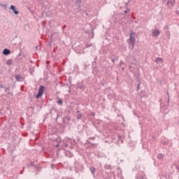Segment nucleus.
Returning <instances> with one entry per match:
<instances>
[{
  "label": "nucleus",
  "mask_w": 179,
  "mask_h": 179,
  "mask_svg": "<svg viewBox=\"0 0 179 179\" xmlns=\"http://www.w3.org/2000/svg\"><path fill=\"white\" fill-rule=\"evenodd\" d=\"M90 139H96L95 137H90L88 140H87V145L88 146H90V148H97V146L99 145V144H96V143H93L92 142H90Z\"/></svg>",
  "instance_id": "nucleus-4"
},
{
  "label": "nucleus",
  "mask_w": 179,
  "mask_h": 179,
  "mask_svg": "<svg viewBox=\"0 0 179 179\" xmlns=\"http://www.w3.org/2000/svg\"><path fill=\"white\" fill-rule=\"evenodd\" d=\"M124 13H128V11L127 10H124Z\"/></svg>",
  "instance_id": "nucleus-31"
},
{
  "label": "nucleus",
  "mask_w": 179,
  "mask_h": 179,
  "mask_svg": "<svg viewBox=\"0 0 179 179\" xmlns=\"http://www.w3.org/2000/svg\"><path fill=\"white\" fill-rule=\"evenodd\" d=\"M152 37H159L160 36V30L155 29L152 30Z\"/></svg>",
  "instance_id": "nucleus-6"
},
{
  "label": "nucleus",
  "mask_w": 179,
  "mask_h": 179,
  "mask_svg": "<svg viewBox=\"0 0 179 179\" xmlns=\"http://www.w3.org/2000/svg\"><path fill=\"white\" fill-rule=\"evenodd\" d=\"M57 142H59L57 144L55 145V147L56 148H59V145H62V147L64 145V143L61 141V140L57 138Z\"/></svg>",
  "instance_id": "nucleus-13"
},
{
  "label": "nucleus",
  "mask_w": 179,
  "mask_h": 179,
  "mask_svg": "<svg viewBox=\"0 0 179 179\" xmlns=\"http://www.w3.org/2000/svg\"><path fill=\"white\" fill-rule=\"evenodd\" d=\"M62 148L65 150V148L68 149H72L75 145V140L69 138H66L64 141H62Z\"/></svg>",
  "instance_id": "nucleus-1"
},
{
  "label": "nucleus",
  "mask_w": 179,
  "mask_h": 179,
  "mask_svg": "<svg viewBox=\"0 0 179 179\" xmlns=\"http://www.w3.org/2000/svg\"><path fill=\"white\" fill-rule=\"evenodd\" d=\"M92 46H93V44H92V43H86L87 48H90Z\"/></svg>",
  "instance_id": "nucleus-21"
},
{
  "label": "nucleus",
  "mask_w": 179,
  "mask_h": 179,
  "mask_svg": "<svg viewBox=\"0 0 179 179\" xmlns=\"http://www.w3.org/2000/svg\"><path fill=\"white\" fill-rule=\"evenodd\" d=\"M55 34H57V33H53L51 34L50 40H52V37H54V36H55Z\"/></svg>",
  "instance_id": "nucleus-23"
},
{
  "label": "nucleus",
  "mask_w": 179,
  "mask_h": 179,
  "mask_svg": "<svg viewBox=\"0 0 179 179\" xmlns=\"http://www.w3.org/2000/svg\"><path fill=\"white\" fill-rule=\"evenodd\" d=\"M20 55H22V52H20V53L18 55V57H20Z\"/></svg>",
  "instance_id": "nucleus-32"
},
{
  "label": "nucleus",
  "mask_w": 179,
  "mask_h": 179,
  "mask_svg": "<svg viewBox=\"0 0 179 179\" xmlns=\"http://www.w3.org/2000/svg\"><path fill=\"white\" fill-rule=\"evenodd\" d=\"M137 80L138 82V83L137 85V90H139V86H141V78H138Z\"/></svg>",
  "instance_id": "nucleus-16"
},
{
  "label": "nucleus",
  "mask_w": 179,
  "mask_h": 179,
  "mask_svg": "<svg viewBox=\"0 0 179 179\" xmlns=\"http://www.w3.org/2000/svg\"><path fill=\"white\" fill-rule=\"evenodd\" d=\"M155 62L156 64H163V59H162L161 57H157L155 59Z\"/></svg>",
  "instance_id": "nucleus-11"
},
{
  "label": "nucleus",
  "mask_w": 179,
  "mask_h": 179,
  "mask_svg": "<svg viewBox=\"0 0 179 179\" xmlns=\"http://www.w3.org/2000/svg\"><path fill=\"white\" fill-rule=\"evenodd\" d=\"M164 29V30L169 31V25H166Z\"/></svg>",
  "instance_id": "nucleus-24"
},
{
  "label": "nucleus",
  "mask_w": 179,
  "mask_h": 179,
  "mask_svg": "<svg viewBox=\"0 0 179 179\" xmlns=\"http://www.w3.org/2000/svg\"><path fill=\"white\" fill-rule=\"evenodd\" d=\"M73 155L72 154H70V155L69 156V157H73Z\"/></svg>",
  "instance_id": "nucleus-28"
},
{
  "label": "nucleus",
  "mask_w": 179,
  "mask_h": 179,
  "mask_svg": "<svg viewBox=\"0 0 179 179\" xmlns=\"http://www.w3.org/2000/svg\"><path fill=\"white\" fill-rule=\"evenodd\" d=\"M112 62H115V59H112Z\"/></svg>",
  "instance_id": "nucleus-27"
},
{
  "label": "nucleus",
  "mask_w": 179,
  "mask_h": 179,
  "mask_svg": "<svg viewBox=\"0 0 179 179\" xmlns=\"http://www.w3.org/2000/svg\"><path fill=\"white\" fill-rule=\"evenodd\" d=\"M164 1V2H166L167 1V0H163Z\"/></svg>",
  "instance_id": "nucleus-34"
},
{
  "label": "nucleus",
  "mask_w": 179,
  "mask_h": 179,
  "mask_svg": "<svg viewBox=\"0 0 179 179\" xmlns=\"http://www.w3.org/2000/svg\"><path fill=\"white\" fill-rule=\"evenodd\" d=\"M166 34L167 38L170 40V31L169 30L166 31Z\"/></svg>",
  "instance_id": "nucleus-18"
},
{
  "label": "nucleus",
  "mask_w": 179,
  "mask_h": 179,
  "mask_svg": "<svg viewBox=\"0 0 179 179\" xmlns=\"http://www.w3.org/2000/svg\"><path fill=\"white\" fill-rule=\"evenodd\" d=\"M79 117H82V114H80V115H79Z\"/></svg>",
  "instance_id": "nucleus-35"
},
{
  "label": "nucleus",
  "mask_w": 179,
  "mask_h": 179,
  "mask_svg": "<svg viewBox=\"0 0 179 179\" xmlns=\"http://www.w3.org/2000/svg\"><path fill=\"white\" fill-rule=\"evenodd\" d=\"M86 34H89V31H86Z\"/></svg>",
  "instance_id": "nucleus-33"
},
{
  "label": "nucleus",
  "mask_w": 179,
  "mask_h": 179,
  "mask_svg": "<svg viewBox=\"0 0 179 179\" xmlns=\"http://www.w3.org/2000/svg\"><path fill=\"white\" fill-rule=\"evenodd\" d=\"M35 48L37 50V48H38V45H36Z\"/></svg>",
  "instance_id": "nucleus-30"
},
{
  "label": "nucleus",
  "mask_w": 179,
  "mask_h": 179,
  "mask_svg": "<svg viewBox=\"0 0 179 179\" xmlns=\"http://www.w3.org/2000/svg\"><path fill=\"white\" fill-rule=\"evenodd\" d=\"M90 171H91L92 176H94V174H95V173H96V168H95L94 166H91V167L90 168Z\"/></svg>",
  "instance_id": "nucleus-12"
},
{
  "label": "nucleus",
  "mask_w": 179,
  "mask_h": 179,
  "mask_svg": "<svg viewBox=\"0 0 179 179\" xmlns=\"http://www.w3.org/2000/svg\"><path fill=\"white\" fill-rule=\"evenodd\" d=\"M157 157L159 160H163L164 159V155L159 153L157 155Z\"/></svg>",
  "instance_id": "nucleus-14"
},
{
  "label": "nucleus",
  "mask_w": 179,
  "mask_h": 179,
  "mask_svg": "<svg viewBox=\"0 0 179 179\" xmlns=\"http://www.w3.org/2000/svg\"><path fill=\"white\" fill-rule=\"evenodd\" d=\"M9 54H10V50H9L8 48H5L3 50V55H9Z\"/></svg>",
  "instance_id": "nucleus-10"
},
{
  "label": "nucleus",
  "mask_w": 179,
  "mask_h": 179,
  "mask_svg": "<svg viewBox=\"0 0 179 179\" xmlns=\"http://www.w3.org/2000/svg\"><path fill=\"white\" fill-rule=\"evenodd\" d=\"M6 64L8 65V66H10V65H12V59H8Z\"/></svg>",
  "instance_id": "nucleus-17"
},
{
  "label": "nucleus",
  "mask_w": 179,
  "mask_h": 179,
  "mask_svg": "<svg viewBox=\"0 0 179 179\" xmlns=\"http://www.w3.org/2000/svg\"><path fill=\"white\" fill-rule=\"evenodd\" d=\"M77 113H80V111L78 110Z\"/></svg>",
  "instance_id": "nucleus-38"
},
{
  "label": "nucleus",
  "mask_w": 179,
  "mask_h": 179,
  "mask_svg": "<svg viewBox=\"0 0 179 179\" xmlns=\"http://www.w3.org/2000/svg\"><path fill=\"white\" fill-rule=\"evenodd\" d=\"M15 79L17 82H23V77L19 74L15 76Z\"/></svg>",
  "instance_id": "nucleus-9"
},
{
  "label": "nucleus",
  "mask_w": 179,
  "mask_h": 179,
  "mask_svg": "<svg viewBox=\"0 0 179 179\" xmlns=\"http://www.w3.org/2000/svg\"><path fill=\"white\" fill-rule=\"evenodd\" d=\"M43 93H44V86L40 85L38 94L36 95V99H40V97L43 96Z\"/></svg>",
  "instance_id": "nucleus-3"
},
{
  "label": "nucleus",
  "mask_w": 179,
  "mask_h": 179,
  "mask_svg": "<svg viewBox=\"0 0 179 179\" xmlns=\"http://www.w3.org/2000/svg\"><path fill=\"white\" fill-rule=\"evenodd\" d=\"M10 9L13 10L14 15H19V11H17L15 6L11 5Z\"/></svg>",
  "instance_id": "nucleus-7"
},
{
  "label": "nucleus",
  "mask_w": 179,
  "mask_h": 179,
  "mask_svg": "<svg viewBox=\"0 0 179 179\" xmlns=\"http://www.w3.org/2000/svg\"><path fill=\"white\" fill-rule=\"evenodd\" d=\"M117 138L118 141H120V139H121V136L118 135Z\"/></svg>",
  "instance_id": "nucleus-26"
},
{
  "label": "nucleus",
  "mask_w": 179,
  "mask_h": 179,
  "mask_svg": "<svg viewBox=\"0 0 179 179\" xmlns=\"http://www.w3.org/2000/svg\"><path fill=\"white\" fill-rule=\"evenodd\" d=\"M1 87H3V86H1Z\"/></svg>",
  "instance_id": "nucleus-39"
},
{
  "label": "nucleus",
  "mask_w": 179,
  "mask_h": 179,
  "mask_svg": "<svg viewBox=\"0 0 179 179\" xmlns=\"http://www.w3.org/2000/svg\"><path fill=\"white\" fill-rule=\"evenodd\" d=\"M120 64H124V62L123 61H120Z\"/></svg>",
  "instance_id": "nucleus-29"
},
{
  "label": "nucleus",
  "mask_w": 179,
  "mask_h": 179,
  "mask_svg": "<svg viewBox=\"0 0 179 179\" xmlns=\"http://www.w3.org/2000/svg\"><path fill=\"white\" fill-rule=\"evenodd\" d=\"M167 96H168V105H169V103H170V96H169V92H167Z\"/></svg>",
  "instance_id": "nucleus-25"
},
{
  "label": "nucleus",
  "mask_w": 179,
  "mask_h": 179,
  "mask_svg": "<svg viewBox=\"0 0 179 179\" xmlns=\"http://www.w3.org/2000/svg\"><path fill=\"white\" fill-rule=\"evenodd\" d=\"M77 87L80 89V90H85V85L82 84L80 85L79 83L77 85Z\"/></svg>",
  "instance_id": "nucleus-15"
},
{
  "label": "nucleus",
  "mask_w": 179,
  "mask_h": 179,
  "mask_svg": "<svg viewBox=\"0 0 179 179\" xmlns=\"http://www.w3.org/2000/svg\"><path fill=\"white\" fill-rule=\"evenodd\" d=\"M136 39L135 38V32L131 31L129 34V44H131L132 48H135V43Z\"/></svg>",
  "instance_id": "nucleus-2"
},
{
  "label": "nucleus",
  "mask_w": 179,
  "mask_h": 179,
  "mask_svg": "<svg viewBox=\"0 0 179 179\" xmlns=\"http://www.w3.org/2000/svg\"><path fill=\"white\" fill-rule=\"evenodd\" d=\"M176 2V0H173V1H168L166 3L167 6L169 8H173L174 6V3Z\"/></svg>",
  "instance_id": "nucleus-8"
},
{
  "label": "nucleus",
  "mask_w": 179,
  "mask_h": 179,
  "mask_svg": "<svg viewBox=\"0 0 179 179\" xmlns=\"http://www.w3.org/2000/svg\"><path fill=\"white\" fill-rule=\"evenodd\" d=\"M105 142H107V141H105Z\"/></svg>",
  "instance_id": "nucleus-40"
},
{
  "label": "nucleus",
  "mask_w": 179,
  "mask_h": 179,
  "mask_svg": "<svg viewBox=\"0 0 179 179\" xmlns=\"http://www.w3.org/2000/svg\"><path fill=\"white\" fill-rule=\"evenodd\" d=\"M76 5H80V3H82V0H76Z\"/></svg>",
  "instance_id": "nucleus-19"
},
{
  "label": "nucleus",
  "mask_w": 179,
  "mask_h": 179,
  "mask_svg": "<svg viewBox=\"0 0 179 179\" xmlns=\"http://www.w3.org/2000/svg\"><path fill=\"white\" fill-rule=\"evenodd\" d=\"M92 68H96V61L92 62Z\"/></svg>",
  "instance_id": "nucleus-22"
},
{
  "label": "nucleus",
  "mask_w": 179,
  "mask_h": 179,
  "mask_svg": "<svg viewBox=\"0 0 179 179\" xmlns=\"http://www.w3.org/2000/svg\"><path fill=\"white\" fill-rule=\"evenodd\" d=\"M136 179H148V177H146L145 173L140 172L136 174Z\"/></svg>",
  "instance_id": "nucleus-5"
},
{
  "label": "nucleus",
  "mask_w": 179,
  "mask_h": 179,
  "mask_svg": "<svg viewBox=\"0 0 179 179\" xmlns=\"http://www.w3.org/2000/svg\"><path fill=\"white\" fill-rule=\"evenodd\" d=\"M92 34H94V32L93 31V30H92Z\"/></svg>",
  "instance_id": "nucleus-37"
},
{
  "label": "nucleus",
  "mask_w": 179,
  "mask_h": 179,
  "mask_svg": "<svg viewBox=\"0 0 179 179\" xmlns=\"http://www.w3.org/2000/svg\"><path fill=\"white\" fill-rule=\"evenodd\" d=\"M80 117H77V120H80Z\"/></svg>",
  "instance_id": "nucleus-36"
},
{
  "label": "nucleus",
  "mask_w": 179,
  "mask_h": 179,
  "mask_svg": "<svg viewBox=\"0 0 179 179\" xmlns=\"http://www.w3.org/2000/svg\"><path fill=\"white\" fill-rule=\"evenodd\" d=\"M57 104H59V106H62V99H59L57 101Z\"/></svg>",
  "instance_id": "nucleus-20"
}]
</instances>
